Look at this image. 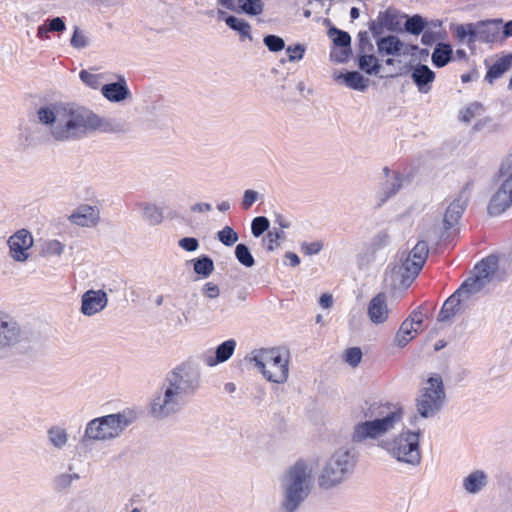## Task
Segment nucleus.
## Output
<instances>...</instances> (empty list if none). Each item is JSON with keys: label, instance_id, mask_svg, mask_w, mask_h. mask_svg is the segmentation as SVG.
<instances>
[{"label": "nucleus", "instance_id": "1", "mask_svg": "<svg viewBox=\"0 0 512 512\" xmlns=\"http://www.w3.org/2000/svg\"><path fill=\"white\" fill-rule=\"evenodd\" d=\"M125 125L111 118L100 117L90 109L65 103H49L40 106L33 123L20 133L21 144L38 147L50 142L70 143L99 131L124 132Z\"/></svg>", "mask_w": 512, "mask_h": 512}, {"label": "nucleus", "instance_id": "2", "mask_svg": "<svg viewBox=\"0 0 512 512\" xmlns=\"http://www.w3.org/2000/svg\"><path fill=\"white\" fill-rule=\"evenodd\" d=\"M200 387V372L195 363L185 361L169 371L149 403L150 415L163 420L179 413Z\"/></svg>", "mask_w": 512, "mask_h": 512}, {"label": "nucleus", "instance_id": "3", "mask_svg": "<svg viewBox=\"0 0 512 512\" xmlns=\"http://www.w3.org/2000/svg\"><path fill=\"white\" fill-rule=\"evenodd\" d=\"M360 415L362 420L354 425L351 433L354 444L377 440L393 431L402 422L404 411L398 403L374 399L361 405Z\"/></svg>", "mask_w": 512, "mask_h": 512}, {"label": "nucleus", "instance_id": "4", "mask_svg": "<svg viewBox=\"0 0 512 512\" xmlns=\"http://www.w3.org/2000/svg\"><path fill=\"white\" fill-rule=\"evenodd\" d=\"M313 469L298 460L279 477V512H298L313 488Z\"/></svg>", "mask_w": 512, "mask_h": 512}, {"label": "nucleus", "instance_id": "5", "mask_svg": "<svg viewBox=\"0 0 512 512\" xmlns=\"http://www.w3.org/2000/svg\"><path fill=\"white\" fill-rule=\"evenodd\" d=\"M136 418V413L130 409L94 418L86 424L83 440L88 442L114 440L120 437Z\"/></svg>", "mask_w": 512, "mask_h": 512}, {"label": "nucleus", "instance_id": "6", "mask_svg": "<svg viewBox=\"0 0 512 512\" xmlns=\"http://www.w3.org/2000/svg\"><path fill=\"white\" fill-rule=\"evenodd\" d=\"M357 464L356 454L348 448L337 449L322 466L318 485L321 489L330 490L342 485L353 472Z\"/></svg>", "mask_w": 512, "mask_h": 512}, {"label": "nucleus", "instance_id": "7", "mask_svg": "<svg viewBox=\"0 0 512 512\" xmlns=\"http://www.w3.org/2000/svg\"><path fill=\"white\" fill-rule=\"evenodd\" d=\"M250 361L255 364L266 380L277 384L287 381L289 356L280 349L256 350L252 353Z\"/></svg>", "mask_w": 512, "mask_h": 512}, {"label": "nucleus", "instance_id": "8", "mask_svg": "<svg viewBox=\"0 0 512 512\" xmlns=\"http://www.w3.org/2000/svg\"><path fill=\"white\" fill-rule=\"evenodd\" d=\"M419 432L403 431L389 441L382 442L381 447L400 463L416 467L421 463Z\"/></svg>", "mask_w": 512, "mask_h": 512}, {"label": "nucleus", "instance_id": "9", "mask_svg": "<svg viewBox=\"0 0 512 512\" xmlns=\"http://www.w3.org/2000/svg\"><path fill=\"white\" fill-rule=\"evenodd\" d=\"M445 400L446 393L442 378L434 375L423 383L415 400L416 410L422 418H433L441 411Z\"/></svg>", "mask_w": 512, "mask_h": 512}, {"label": "nucleus", "instance_id": "10", "mask_svg": "<svg viewBox=\"0 0 512 512\" xmlns=\"http://www.w3.org/2000/svg\"><path fill=\"white\" fill-rule=\"evenodd\" d=\"M31 342L30 332L0 311V352H24L30 348Z\"/></svg>", "mask_w": 512, "mask_h": 512}, {"label": "nucleus", "instance_id": "11", "mask_svg": "<svg viewBox=\"0 0 512 512\" xmlns=\"http://www.w3.org/2000/svg\"><path fill=\"white\" fill-rule=\"evenodd\" d=\"M33 244L32 234L26 229H20L7 240L8 255L15 262L25 263L31 256Z\"/></svg>", "mask_w": 512, "mask_h": 512}, {"label": "nucleus", "instance_id": "12", "mask_svg": "<svg viewBox=\"0 0 512 512\" xmlns=\"http://www.w3.org/2000/svg\"><path fill=\"white\" fill-rule=\"evenodd\" d=\"M470 196L471 185L468 183L462 188L458 196L449 204L445 210L443 217V228L445 230H449L458 224L463 212L466 209Z\"/></svg>", "mask_w": 512, "mask_h": 512}, {"label": "nucleus", "instance_id": "13", "mask_svg": "<svg viewBox=\"0 0 512 512\" xmlns=\"http://www.w3.org/2000/svg\"><path fill=\"white\" fill-rule=\"evenodd\" d=\"M407 18L395 8H388L384 12H380L376 20L370 22V30L374 36H379L384 29L389 31H400L403 20Z\"/></svg>", "mask_w": 512, "mask_h": 512}, {"label": "nucleus", "instance_id": "14", "mask_svg": "<svg viewBox=\"0 0 512 512\" xmlns=\"http://www.w3.org/2000/svg\"><path fill=\"white\" fill-rule=\"evenodd\" d=\"M108 305V296L104 290H87L81 297L80 311L91 317L103 311Z\"/></svg>", "mask_w": 512, "mask_h": 512}, {"label": "nucleus", "instance_id": "15", "mask_svg": "<svg viewBox=\"0 0 512 512\" xmlns=\"http://www.w3.org/2000/svg\"><path fill=\"white\" fill-rule=\"evenodd\" d=\"M236 347V341L233 339H229L221 343L215 351L208 350L201 354L200 359L202 362L209 366L213 367L219 363H223L227 361L234 353Z\"/></svg>", "mask_w": 512, "mask_h": 512}, {"label": "nucleus", "instance_id": "16", "mask_svg": "<svg viewBox=\"0 0 512 512\" xmlns=\"http://www.w3.org/2000/svg\"><path fill=\"white\" fill-rule=\"evenodd\" d=\"M501 19L486 20L474 23L476 41L495 42L501 40Z\"/></svg>", "mask_w": 512, "mask_h": 512}, {"label": "nucleus", "instance_id": "17", "mask_svg": "<svg viewBox=\"0 0 512 512\" xmlns=\"http://www.w3.org/2000/svg\"><path fill=\"white\" fill-rule=\"evenodd\" d=\"M391 237L386 230L377 232L370 240L367 250L358 255V263L360 266L369 264L377 251L389 245Z\"/></svg>", "mask_w": 512, "mask_h": 512}, {"label": "nucleus", "instance_id": "18", "mask_svg": "<svg viewBox=\"0 0 512 512\" xmlns=\"http://www.w3.org/2000/svg\"><path fill=\"white\" fill-rule=\"evenodd\" d=\"M367 313L373 324L379 325L386 322L390 313L387 296L384 293H379L373 297L368 304Z\"/></svg>", "mask_w": 512, "mask_h": 512}, {"label": "nucleus", "instance_id": "19", "mask_svg": "<svg viewBox=\"0 0 512 512\" xmlns=\"http://www.w3.org/2000/svg\"><path fill=\"white\" fill-rule=\"evenodd\" d=\"M69 221L81 227L95 226L100 220V211L96 206L81 205L69 216Z\"/></svg>", "mask_w": 512, "mask_h": 512}, {"label": "nucleus", "instance_id": "20", "mask_svg": "<svg viewBox=\"0 0 512 512\" xmlns=\"http://www.w3.org/2000/svg\"><path fill=\"white\" fill-rule=\"evenodd\" d=\"M511 205L512 190L509 187H505V184L502 183L489 202L488 212L492 216H497L503 213Z\"/></svg>", "mask_w": 512, "mask_h": 512}, {"label": "nucleus", "instance_id": "21", "mask_svg": "<svg viewBox=\"0 0 512 512\" xmlns=\"http://www.w3.org/2000/svg\"><path fill=\"white\" fill-rule=\"evenodd\" d=\"M489 483V476L484 470L471 471L462 480V487L466 493L476 495L482 492Z\"/></svg>", "mask_w": 512, "mask_h": 512}, {"label": "nucleus", "instance_id": "22", "mask_svg": "<svg viewBox=\"0 0 512 512\" xmlns=\"http://www.w3.org/2000/svg\"><path fill=\"white\" fill-rule=\"evenodd\" d=\"M497 266V258L494 256L487 257L482 260L475 267V274L473 277H470L472 281L480 286L483 289L486 284L489 282L491 275L494 273Z\"/></svg>", "mask_w": 512, "mask_h": 512}, {"label": "nucleus", "instance_id": "23", "mask_svg": "<svg viewBox=\"0 0 512 512\" xmlns=\"http://www.w3.org/2000/svg\"><path fill=\"white\" fill-rule=\"evenodd\" d=\"M411 78L421 93H428L435 79V73L427 65L418 64L412 68Z\"/></svg>", "mask_w": 512, "mask_h": 512}, {"label": "nucleus", "instance_id": "24", "mask_svg": "<svg viewBox=\"0 0 512 512\" xmlns=\"http://www.w3.org/2000/svg\"><path fill=\"white\" fill-rule=\"evenodd\" d=\"M101 92L110 102H121L131 95L124 77H119L117 82L105 84Z\"/></svg>", "mask_w": 512, "mask_h": 512}, {"label": "nucleus", "instance_id": "25", "mask_svg": "<svg viewBox=\"0 0 512 512\" xmlns=\"http://www.w3.org/2000/svg\"><path fill=\"white\" fill-rule=\"evenodd\" d=\"M224 2L227 9L253 16L261 14L264 7L262 0H224Z\"/></svg>", "mask_w": 512, "mask_h": 512}, {"label": "nucleus", "instance_id": "26", "mask_svg": "<svg viewBox=\"0 0 512 512\" xmlns=\"http://www.w3.org/2000/svg\"><path fill=\"white\" fill-rule=\"evenodd\" d=\"M141 211V217L144 222L150 226L160 225L164 220V214L161 207L151 202H141L137 204Z\"/></svg>", "mask_w": 512, "mask_h": 512}, {"label": "nucleus", "instance_id": "27", "mask_svg": "<svg viewBox=\"0 0 512 512\" xmlns=\"http://www.w3.org/2000/svg\"><path fill=\"white\" fill-rule=\"evenodd\" d=\"M334 79L338 82L344 83L347 87L358 91H365L369 82L368 79L364 78L357 71L334 74Z\"/></svg>", "mask_w": 512, "mask_h": 512}, {"label": "nucleus", "instance_id": "28", "mask_svg": "<svg viewBox=\"0 0 512 512\" xmlns=\"http://www.w3.org/2000/svg\"><path fill=\"white\" fill-rule=\"evenodd\" d=\"M48 443L55 450H63L69 442V433L64 427L53 425L47 430Z\"/></svg>", "mask_w": 512, "mask_h": 512}, {"label": "nucleus", "instance_id": "29", "mask_svg": "<svg viewBox=\"0 0 512 512\" xmlns=\"http://www.w3.org/2000/svg\"><path fill=\"white\" fill-rule=\"evenodd\" d=\"M403 46L404 43L397 36L393 35L380 38L377 41L378 53L380 55L398 56L401 54Z\"/></svg>", "mask_w": 512, "mask_h": 512}, {"label": "nucleus", "instance_id": "30", "mask_svg": "<svg viewBox=\"0 0 512 512\" xmlns=\"http://www.w3.org/2000/svg\"><path fill=\"white\" fill-rule=\"evenodd\" d=\"M512 69V54H507L495 61V63L490 66L485 79L492 83L495 79L500 78L507 71Z\"/></svg>", "mask_w": 512, "mask_h": 512}, {"label": "nucleus", "instance_id": "31", "mask_svg": "<svg viewBox=\"0 0 512 512\" xmlns=\"http://www.w3.org/2000/svg\"><path fill=\"white\" fill-rule=\"evenodd\" d=\"M80 475L73 471V466L69 465L68 470L55 476L53 479V488L57 492H67L73 482L78 481Z\"/></svg>", "mask_w": 512, "mask_h": 512}, {"label": "nucleus", "instance_id": "32", "mask_svg": "<svg viewBox=\"0 0 512 512\" xmlns=\"http://www.w3.org/2000/svg\"><path fill=\"white\" fill-rule=\"evenodd\" d=\"M463 309V306L459 303V300L456 299L453 295L448 297V299L444 302L438 316V322H449L451 319L460 313Z\"/></svg>", "mask_w": 512, "mask_h": 512}, {"label": "nucleus", "instance_id": "33", "mask_svg": "<svg viewBox=\"0 0 512 512\" xmlns=\"http://www.w3.org/2000/svg\"><path fill=\"white\" fill-rule=\"evenodd\" d=\"M481 290L482 289L475 283V281L468 278L452 295L458 299L459 303L464 307L472 295L480 292Z\"/></svg>", "mask_w": 512, "mask_h": 512}, {"label": "nucleus", "instance_id": "34", "mask_svg": "<svg viewBox=\"0 0 512 512\" xmlns=\"http://www.w3.org/2000/svg\"><path fill=\"white\" fill-rule=\"evenodd\" d=\"M418 332V327L411 325L410 321L404 320L395 336L394 342L397 346L404 347L418 334Z\"/></svg>", "mask_w": 512, "mask_h": 512}, {"label": "nucleus", "instance_id": "35", "mask_svg": "<svg viewBox=\"0 0 512 512\" xmlns=\"http://www.w3.org/2000/svg\"><path fill=\"white\" fill-rule=\"evenodd\" d=\"M455 35L457 40L469 47L474 45L476 41L474 23L460 24L455 27Z\"/></svg>", "mask_w": 512, "mask_h": 512}, {"label": "nucleus", "instance_id": "36", "mask_svg": "<svg viewBox=\"0 0 512 512\" xmlns=\"http://www.w3.org/2000/svg\"><path fill=\"white\" fill-rule=\"evenodd\" d=\"M359 68L369 75H377L380 72L381 64L373 54L361 53L358 61Z\"/></svg>", "mask_w": 512, "mask_h": 512}, {"label": "nucleus", "instance_id": "37", "mask_svg": "<svg viewBox=\"0 0 512 512\" xmlns=\"http://www.w3.org/2000/svg\"><path fill=\"white\" fill-rule=\"evenodd\" d=\"M451 46L445 43H439L432 54V62L437 67H444L451 59Z\"/></svg>", "mask_w": 512, "mask_h": 512}, {"label": "nucleus", "instance_id": "38", "mask_svg": "<svg viewBox=\"0 0 512 512\" xmlns=\"http://www.w3.org/2000/svg\"><path fill=\"white\" fill-rule=\"evenodd\" d=\"M225 23L231 29L237 31L241 37L252 39L251 37V26L248 22L243 19H239L235 16H227Z\"/></svg>", "mask_w": 512, "mask_h": 512}, {"label": "nucleus", "instance_id": "39", "mask_svg": "<svg viewBox=\"0 0 512 512\" xmlns=\"http://www.w3.org/2000/svg\"><path fill=\"white\" fill-rule=\"evenodd\" d=\"M423 265L412 259L408 255L402 260L401 270H403V277L406 279H414L421 271Z\"/></svg>", "mask_w": 512, "mask_h": 512}, {"label": "nucleus", "instance_id": "40", "mask_svg": "<svg viewBox=\"0 0 512 512\" xmlns=\"http://www.w3.org/2000/svg\"><path fill=\"white\" fill-rule=\"evenodd\" d=\"M328 36L332 39L335 46L339 48H350L351 37L347 32L332 27L328 30Z\"/></svg>", "mask_w": 512, "mask_h": 512}, {"label": "nucleus", "instance_id": "41", "mask_svg": "<svg viewBox=\"0 0 512 512\" xmlns=\"http://www.w3.org/2000/svg\"><path fill=\"white\" fill-rule=\"evenodd\" d=\"M425 26L426 22L424 18L417 14L412 17H407L404 23L405 30L413 35H419L422 33Z\"/></svg>", "mask_w": 512, "mask_h": 512}, {"label": "nucleus", "instance_id": "42", "mask_svg": "<svg viewBox=\"0 0 512 512\" xmlns=\"http://www.w3.org/2000/svg\"><path fill=\"white\" fill-rule=\"evenodd\" d=\"M284 231L273 228L263 237L262 242L268 251H273L279 246V240L284 239Z\"/></svg>", "mask_w": 512, "mask_h": 512}, {"label": "nucleus", "instance_id": "43", "mask_svg": "<svg viewBox=\"0 0 512 512\" xmlns=\"http://www.w3.org/2000/svg\"><path fill=\"white\" fill-rule=\"evenodd\" d=\"M214 270V264L208 256H202L195 260L194 271L203 277H208Z\"/></svg>", "mask_w": 512, "mask_h": 512}, {"label": "nucleus", "instance_id": "44", "mask_svg": "<svg viewBox=\"0 0 512 512\" xmlns=\"http://www.w3.org/2000/svg\"><path fill=\"white\" fill-rule=\"evenodd\" d=\"M429 253L428 244L426 241H418L412 250L407 254L412 259L416 260L421 265H424Z\"/></svg>", "mask_w": 512, "mask_h": 512}, {"label": "nucleus", "instance_id": "45", "mask_svg": "<svg viewBox=\"0 0 512 512\" xmlns=\"http://www.w3.org/2000/svg\"><path fill=\"white\" fill-rule=\"evenodd\" d=\"M235 257L245 267H252L255 264V260L245 244L240 243L236 246Z\"/></svg>", "mask_w": 512, "mask_h": 512}, {"label": "nucleus", "instance_id": "46", "mask_svg": "<svg viewBox=\"0 0 512 512\" xmlns=\"http://www.w3.org/2000/svg\"><path fill=\"white\" fill-rule=\"evenodd\" d=\"M64 244L56 239L48 240L44 243L42 254L44 256H60L64 251Z\"/></svg>", "mask_w": 512, "mask_h": 512}, {"label": "nucleus", "instance_id": "47", "mask_svg": "<svg viewBox=\"0 0 512 512\" xmlns=\"http://www.w3.org/2000/svg\"><path fill=\"white\" fill-rule=\"evenodd\" d=\"M217 237L226 246H232L238 241V234L230 226H225L220 230Z\"/></svg>", "mask_w": 512, "mask_h": 512}, {"label": "nucleus", "instance_id": "48", "mask_svg": "<svg viewBox=\"0 0 512 512\" xmlns=\"http://www.w3.org/2000/svg\"><path fill=\"white\" fill-rule=\"evenodd\" d=\"M269 220L264 216H258L252 220L251 231L254 237L261 236L269 228Z\"/></svg>", "mask_w": 512, "mask_h": 512}, {"label": "nucleus", "instance_id": "49", "mask_svg": "<svg viewBox=\"0 0 512 512\" xmlns=\"http://www.w3.org/2000/svg\"><path fill=\"white\" fill-rule=\"evenodd\" d=\"M482 111V105L474 102L468 105L465 109L460 111V119L463 122H470L476 115Z\"/></svg>", "mask_w": 512, "mask_h": 512}, {"label": "nucleus", "instance_id": "50", "mask_svg": "<svg viewBox=\"0 0 512 512\" xmlns=\"http://www.w3.org/2000/svg\"><path fill=\"white\" fill-rule=\"evenodd\" d=\"M263 42L271 52H279L285 48L284 40L276 35L265 36Z\"/></svg>", "mask_w": 512, "mask_h": 512}, {"label": "nucleus", "instance_id": "51", "mask_svg": "<svg viewBox=\"0 0 512 512\" xmlns=\"http://www.w3.org/2000/svg\"><path fill=\"white\" fill-rule=\"evenodd\" d=\"M501 175L505 177L503 183L505 187H509L512 190V155H510L500 168Z\"/></svg>", "mask_w": 512, "mask_h": 512}, {"label": "nucleus", "instance_id": "52", "mask_svg": "<svg viewBox=\"0 0 512 512\" xmlns=\"http://www.w3.org/2000/svg\"><path fill=\"white\" fill-rule=\"evenodd\" d=\"M70 43L74 48L81 49L89 44V39L78 27H75Z\"/></svg>", "mask_w": 512, "mask_h": 512}, {"label": "nucleus", "instance_id": "53", "mask_svg": "<svg viewBox=\"0 0 512 512\" xmlns=\"http://www.w3.org/2000/svg\"><path fill=\"white\" fill-rule=\"evenodd\" d=\"M262 196L255 190L247 189L243 193L241 206L244 210H248Z\"/></svg>", "mask_w": 512, "mask_h": 512}, {"label": "nucleus", "instance_id": "54", "mask_svg": "<svg viewBox=\"0 0 512 512\" xmlns=\"http://www.w3.org/2000/svg\"><path fill=\"white\" fill-rule=\"evenodd\" d=\"M362 359V351L358 347H352L345 352V361L352 367H356Z\"/></svg>", "mask_w": 512, "mask_h": 512}, {"label": "nucleus", "instance_id": "55", "mask_svg": "<svg viewBox=\"0 0 512 512\" xmlns=\"http://www.w3.org/2000/svg\"><path fill=\"white\" fill-rule=\"evenodd\" d=\"M305 46L302 44H296L294 46H288L286 52L288 53V60L290 62L300 61L305 53Z\"/></svg>", "mask_w": 512, "mask_h": 512}, {"label": "nucleus", "instance_id": "56", "mask_svg": "<svg viewBox=\"0 0 512 512\" xmlns=\"http://www.w3.org/2000/svg\"><path fill=\"white\" fill-rule=\"evenodd\" d=\"M79 77L87 86L91 88H98L100 85L99 76L86 70H82L79 74Z\"/></svg>", "mask_w": 512, "mask_h": 512}, {"label": "nucleus", "instance_id": "57", "mask_svg": "<svg viewBox=\"0 0 512 512\" xmlns=\"http://www.w3.org/2000/svg\"><path fill=\"white\" fill-rule=\"evenodd\" d=\"M323 248V243L321 241L314 242H303L301 244V251L306 255H315L318 254Z\"/></svg>", "mask_w": 512, "mask_h": 512}, {"label": "nucleus", "instance_id": "58", "mask_svg": "<svg viewBox=\"0 0 512 512\" xmlns=\"http://www.w3.org/2000/svg\"><path fill=\"white\" fill-rule=\"evenodd\" d=\"M178 245L188 252L196 251L199 247V242L196 238L185 237L179 240Z\"/></svg>", "mask_w": 512, "mask_h": 512}, {"label": "nucleus", "instance_id": "59", "mask_svg": "<svg viewBox=\"0 0 512 512\" xmlns=\"http://www.w3.org/2000/svg\"><path fill=\"white\" fill-rule=\"evenodd\" d=\"M359 38V48L361 53L371 52L373 50V45L369 41V36L367 31H361L358 34Z\"/></svg>", "mask_w": 512, "mask_h": 512}, {"label": "nucleus", "instance_id": "60", "mask_svg": "<svg viewBox=\"0 0 512 512\" xmlns=\"http://www.w3.org/2000/svg\"><path fill=\"white\" fill-rule=\"evenodd\" d=\"M202 293L209 299H215L220 295V288L212 282H207L202 288Z\"/></svg>", "mask_w": 512, "mask_h": 512}, {"label": "nucleus", "instance_id": "61", "mask_svg": "<svg viewBox=\"0 0 512 512\" xmlns=\"http://www.w3.org/2000/svg\"><path fill=\"white\" fill-rule=\"evenodd\" d=\"M350 52H351V48L344 47V48L334 49L331 51V58L338 63H343L348 59Z\"/></svg>", "mask_w": 512, "mask_h": 512}, {"label": "nucleus", "instance_id": "62", "mask_svg": "<svg viewBox=\"0 0 512 512\" xmlns=\"http://www.w3.org/2000/svg\"><path fill=\"white\" fill-rule=\"evenodd\" d=\"M424 315L420 308L414 310L411 315L406 319V321H410L411 325H414L415 327H418L420 329V326L422 325Z\"/></svg>", "mask_w": 512, "mask_h": 512}, {"label": "nucleus", "instance_id": "63", "mask_svg": "<svg viewBox=\"0 0 512 512\" xmlns=\"http://www.w3.org/2000/svg\"><path fill=\"white\" fill-rule=\"evenodd\" d=\"M48 28L52 32H62L65 30L66 26L62 18L56 17L49 21Z\"/></svg>", "mask_w": 512, "mask_h": 512}, {"label": "nucleus", "instance_id": "64", "mask_svg": "<svg viewBox=\"0 0 512 512\" xmlns=\"http://www.w3.org/2000/svg\"><path fill=\"white\" fill-rule=\"evenodd\" d=\"M402 186V178L398 173H394L390 183L388 196L395 194Z\"/></svg>", "mask_w": 512, "mask_h": 512}]
</instances>
